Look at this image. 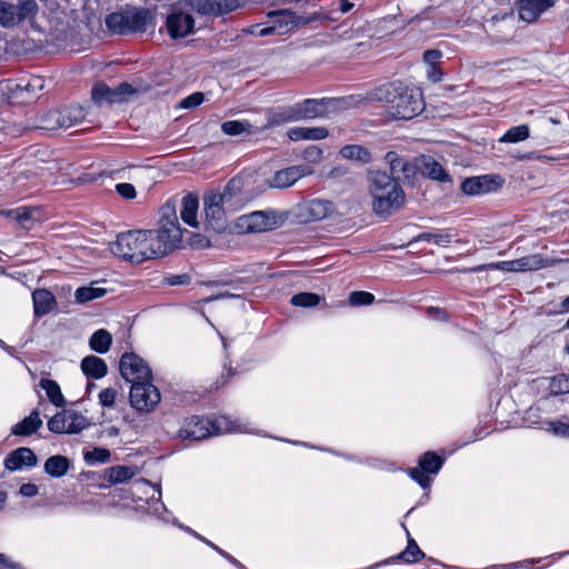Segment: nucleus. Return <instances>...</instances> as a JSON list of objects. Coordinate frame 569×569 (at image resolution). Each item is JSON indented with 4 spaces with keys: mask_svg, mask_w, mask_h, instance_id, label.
<instances>
[{
    "mask_svg": "<svg viewBox=\"0 0 569 569\" xmlns=\"http://www.w3.org/2000/svg\"><path fill=\"white\" fill-rule=\"evenodd\" d=\"M367 189L372 211L379 217H390L405 207L406 193L398 178L380 169L367 172Z\"/></svg>",
    "mask_w": 569,
    "mask_h": 569,
    "instance_id": "f257e3e1",
    "label": "nucleus"
},
{
    "mask_svg": "<svg viewBox=\"0 0 569 569\" xmlns=\"http://www.w3.org/2000/svg\"><path fill=\"white\" fill-rule=\"evenodd\" d=\"M369 99L386 102L390 116L397 120H410L423 108L421 93L396 82L372 90Z\"/></svg>",
    "mask_w": 569,
    "mask_h": 569,
    "instance_id": "f03ea898",
    "label": "nucleus"
},
{
    "mask_svg": "<svg viewBox=\"0 0 569 569\" xmlns=\"http://www.w3.org/2000/svg\"><path fill=\"white\" fill-rule=\"evenodd\" d=\"M109 249L116 257L136 264L162 258L150 230L121 232L109 243Z\"/></svg>",
    "mask_w": 569,
    "mask_h": 569,
    "instance_id": "7ed1b4c3",
    "label": "nucleus"
},
{
    "mask_svg": "<svg viewBox=\"0 0 569 569\" xmlns=\"http://www.w3.org/2000/svg\"><path fill=\"white\" fill-rule=\"evenodd\" d=\"M239 190L238 183L231 180L222 192H210L203 198V210L207 228L216 232L226 229L228 211L236 210L240 199L236 197L234 191Z\"/></svg>",
    "mask_w": 569,
    "mask_h": 569,
    "instance_id": "20e7f679",
    "label": "nucleus"
},
{
    "mask_svg": "<svg viewBox=\"0 0 569 569\" xmlns=\"http://www.w3.org/2000/svg\"><path fill=\"white\" fill-rule=\"evenodd\" d=\"M150 233L162 257L180 248L183 230L180 227L177 204L173 201H168L161 207L158 228L150 229Z\"/></svg>",
    "mask_w": 569,
    "mask_h": 569,
    "instance_id": "39448f33",
    "label": "nucleus"
},
{
    "mask_svg": "<svg viewBox=\"0 0 569 569\" xmlns=\"http://www.w3.org/2000/svg\"><path fill=\"white\" fill-rule=\"evenodd\" d=\"M147 86L132 84L128 82L120 83L117 88H110L104 82H97L91 90V99L96 104L121 103L128 101L130 97L148 91Z\"/></svg>",
    "mask_w": 569,
    "mask_h": 569,
    "instance_id": "423d86ee",
    "label": "nucleus"
},
{
    "mask_svg": "<svg viewBox=\"0 0 569 569\" xmlns=\"http://www.w3.org/2000/svg\"><path fill=\"white\" fill-rule=\"evenodd\" d=\"M84 118L86 112L81 106H68L44 113L37 128L48 131L69 129L79 124Z\"/></svg>",
    "mask_w": 569,
    "mask_h": 569,
    "instance_id": "0eeeda50",
    "label": "nucleus"
},
{
    "mask_svg": "<svg viewBox=\"0 0 569 569\" xmlns=\"http://www.w3.org/2000/svg\"><path fill=\"white\" fill-rule=\"evenodd\" d=\"M561 260L559 259H545L541 254H530L527 257H522L520 259L511 260V261H502L497 263H487L475 267L471 271H482V270H503L509 272H523V271H533L539 270L546 267L553 266Z\"/></svg>",
    "mask_w": 569,
    "mask_h": 569,
    "instance_id": "6e6552de",
    "label": "nucleus"
},
{
    "mask_svg": "<svg viewBox=\"0 0 569 569\" xmlns=\"http://www.w3.org/2000/svg\"><path fill=\"white\" fill-rule=\"evenodd\" d=\"M335 204L326 199H310L299 202L292 210L293 218L300 223H310L332 216Z\"/></svg>",
    "mask_w": 569,
    "mask_h": 569,
    "instance_id": "1a4fd4ad",
    "label": "nucleus"
},
{
    "mask_svg": "<svg viewBox=\"0 0 569 569\" xmlns=\"http://www.w3.org/2000/svg\"><path fill=\"white\" fill-rule=\"evenodd\" d=\"M129 400L136 410L150 412L160 402L161 395L152 380H146L131 386Z\"/></svg>",
    "mask_w": 569,
    "mask_h": 569,
    "instance_id": "9d476101",
    "label": "nucleus"
},
{
    "mask_svg": "<svg viewBox=\"0 0 569 569\" xmlns=\"http://www.w3.org/2000/svg\"><path fill=\"white\" fill-rule=\"evenodd\" d=\"M38 11L34 0H20L18 4L0 1V26L13 27L26 19H31Z\"/></svg>",
    "mask_w": 569,
    "mask_h": 569,
    "instance_id": "9b49d317",
    "label": "nucleus"
},
{
    "mask_svg": "<svg viewBox=\"0 0 569 569\" xmlns=\"http://www.w3.org/2000/svg\"><path fill=\"white\" fill-rule=\"evenodd\" d=\"M121 377L131 383L153 380L149 365L136 353H124L120 360Z\"/></svg>",
    "mask_w": 569,
    "mask_h": 569,
    "instance_id": "f8f14e48",
    "label": "nucleus"
},
{
    "mask_svg": "<svg viewBox=\"0 0 569 569\" xmlns=\"http://www.w3.org/2000/svg\"><path fill=\"white\" fill-rule=\"evenodd\" d=\"M283 222V217L276 212L254 211L242 216L238 226L246 232H263L274 229Z\"/></svg>",
    "mask_w": 569,
    "mask_h": 569,
    "instance_id": "ddd939ff",
    "label": "nucleus"
},
{
    "mask_svg": "<svg viewBox=\"0 0 569 569\" xmlns=\"http://www.w3.org/2000/svg\"><path fill=\"white\" fill-rule=\"evenodd\" d=\"M44 81L41 77L33 76L21 79L19 82L9 87L10 99L17 103H31L39 98V92L43 89Z\"/></svg>",
    "mask_w": 569,
    "mask_h": 569,
    "instance_id": "4468645a",
    "label": "nucleus"
},
{
    "mask_svg": "<svg viewBox=\"0 0 569 569\" xmlns=\"http://www.w3.org/2000/svg\"><path fill=\"white\" fill-rule=\"evenodd\" d=\"M503 179L499 176H480L467 178L461 182L460 189L467 196H478L501 188Z\"/></svg>",
    "mask_w": 569,
    "mask_h": 569,
    "instance_id": "2eb2a0df",
    "label": "nucleus"
},
{
    "mask_svg": "<svg viewBox=\"0 0 569 569\" xmlns=\"http://www.w3.org/2000/svg\"><path fill=\"white\" fill-rule=\"evenodd\" d=\"M329 100H313L307 99L301 103L296 104L290 109V113L288 116V120H299V119H315L320 117H326L328 114V104Z\"/></svg>",
    "mask_w": 569,
    "mask_h": 569,
    "instance_id": "dca6fc26",
    "label": "nucleus"
},
{
    "mask_svg": "<svg viewBox=\"0 0 569 569\" xmlns=\"http://www.w3.org/2000/svg\"><path fill=\"white\" fill-rule=\"evenodd\" d=\"M270 14L276 18L273 26L261 29L259 31L261 36L269 34L272 31H277L281 34L287 33L291 31L293 28L305 26L309 22V20L297 16L295 12L290 10H281L278 12H272Z\"/></svg>",
    "mask_w": 569,
    "mask_h": 569,
    "instance_id": "f3484780",
    "label": "nucleus"
},
{
    "mask_svg": "<svg viewBox=\"0 0 569 569\" xmlns=\"http://www.w3.org/2000/svg\"><path fill=\"white\" fill-rule=\"evenodd\" d=\"M312 173L313 170L308 164L292 166L277 171L269 183L272 188L283 189L292 186L300 178Z\"/></svg>",
    "mask_w": 569,
    "mask_h": 569,
    "instance_id": "a211bd4d",
    "label": "nucleus"
},
{
    "mask_svg": "<svg viewBox=\"0 0 569 569\" xmlns=\"http://www.w3.org/2000/svg\"><path fill=\"white\" fill-rule=\"evenodd\" d=\"M166 26L171 38H183L193 32L194 19L190 13L174 11L168 16Z\"/></svg>",
    "mask_w": 569,
    "mask_h": 569,
    "instance_id": "6ab92c4d",
    "label": "nucleus"
},
{
    "mask_svg": "<svg viewBox=\"0 0 569 569\" xmlns=\"http://www.w3.org/2000/svg\"><path fill=\"white\" fill-rule=\"evenodd\" d=\"M442 465V459L435 452H426L419 461V468H412L409 470L410 476L423 488L430 483L429 477L426 472L436 473L439 471Z\"/></svg>",
    "mask_w": 569,
    "mask_h": 569,
    "instance_id": "aec40b11",
    "label": "nucleus"
},
{
    "mask_svg": "<svg viewBox=\"0 0 569 569\" xmlns=\"http://www.w3.org/2000/svg\"><path fill=\"white\" fill-rule=\"evenodd\" d=\"M557 0H519V17L526 22H535L545 11L556 4Z\"/></svg>",
    "mask_w": 569,
    "mask_h": 569,
    "instance_id": "412c9836",
    "label": "nucleus"
},
{
    "mask_svg": "<svg viewBox=\"0 0 569 569\" xmlns=\"http://www.w3.org/2000/svg\"><path fill=\"white\" fill-rule=\"evenodd\" d=\"M34 316L40 318L50 313L57 306L54 296L47 289H36L32 292Z\"/></svg>",
    "mask_w": 569,
    "mask_h": 569,
    "instance_id": "4be33fe9",
    "label": "nucleus"
},
{
    "mask_svg": "<svg viewBox=\"0 0 569 569\" xmlns=\"http://www.w3.org/2000/svg\"><path fill=\"white\" fill-rule=\"evenodd\" d=\"M37 463V457L34 452L29 448H19L12 451L4 460V466L9 470H18L23 466H34Z\"/></svg>",
    "mask_w": 569,
    "mask_h": 569,
    "instance_id": "5701e85b",
    "label": "nucleus"
},
{
    "mask_svg": "<svg viewBox=\"0 0 569 569\" xmlns=\"http://www.w3.org/2000/svg\"><path fill=\"white\" fill-rule=\"evenodd\" d=\"M222 0H182L186 7L201 14H222L232 11V8H224Z\"/></svg>",
    "mask_w": 569,
    "mask_h": 569,
    "instance_id": "b1692460",
    "label": "nucleus"
},
{
    "mask_svg": "<svg viewBox=\"0 0 569 569\" xmlns=\"http://www.w3.org/2000/svg\"><path fill=\"white\" fill-rule=\"evenodd\" d=\"M198 208H199V200H198L197 196H194L192 193H188L182 198L181 206H180V217L186 224H188L192 228H198V226H199V221H198V217H197Z\"/></svg>",
    "mask_w": 569,
    "mask_h": 569,
    "instance_id": "393cba45",
    "label": "nucleus"
},
{
    "mask_svg": "<svg viewBox=\"0 0 569 569\" xmlns=\"http://www.w3.org/2000/svg\"><path fill=\"white\" fill-rule=\"evenodd\" d=\"M127 13L129 32H144L152 24V14L147 9H130Z\"/></svg>",
    "mask_w": 569,
    "mask_h": 569,
    "instance_id": "a878e982",
    "label": "nucleus"
},
{
    "mask_svg": "<svg viewBox=\"0 0 569 569\" xmlns=\"http://www.w3.org/2000/svg\"><path fill=\"white\" fill-rule=\"evenodd\" d=\"M288 138L292 141L298 140H321L328 136V130L322 127H297L292 128L287 133Z\"/></svg>",
    "mask_w": 569,
    "mask_h": 569,
    "instance_id": "bb28decb",
    "label": "nucleus"
},
{
    "mask_svg": "<svg viewBox=\"0 0 569 569\" xmlns=\"http://www.w3.org/2000/svg\"><path fill=\"white\" fill-rule=\"evenodd\" d=\"M342 158L367 164L372 161V153L363 146L348 144L340 149Z\"/></svg>",
    "mask_w": 569,
    "mask_h": 569,
    "instance_id": "cd10ccee",
    "label": "nucleus"
},
{
    "mask_svg": "<svg viewBox=\"0 0 569 569\" xmlns=\"http://www.w3.org/2000/svg\"><path fill=\"white\" fill-rule=\"evenodd\" d=\"M42 426V420L39 417V411L33 410L21 422L17 423L12 433L17 436H30L34 433Z\"/></svg>",
    "mask_w": 569,
    "mask_h": 569,
    "instance_id": "c85d7f7f",
    "label": "nucleus"
},
{
    "mask_svg": "<svg viewBox=\"0 0 569 569\" xmlns=\"http://www.w3.org/2000/svg\"><path fill=\"white\" fill-rule=\"evenodd\" d=\"M81 368L87 376L93 379H100L107 373L106 362L96 356L86 357L81 362Z\"/></svg>",
    "mask_w": 569,
    "mask_h": 569,
    "instance_id": "c756f323",
    "label": "nucleus"
},
{
    "mask_svg": "<svg viewBox=\"0 0 569 569\" xmlns=\"http://www.w3.org/2000/svg\"><path fill=\"white\" fill-rule=\"evenodd\" d=\"M421 172L433 180L448 181L449 176L442 166L430 157L422 159Z\"/></svg>",
    "mask_w": 569,
    "mask_h": 569,
    "instance_id": "7c9ffc66",
    "label": "nucleus"
},
{
    "mask_svg": "<svg viewBox=\"0 0 569 569\" xmlns=\"http://www.w3.org/2000/svg\"><path fill=\"white\" fill-rule=\"evenodd\" d=\"M41 220V211L37 207H19L17 223L23 229H31Z\"/></svg>",
    "mask_w": 569,
    "mask_h": 569,
    "instance_id": "2f4dec72",
    "label": "nucleus"
},
{
    "mask_svg": "<svg viewBox=\"0 0 569 569\" xmlns=\"http://www.w3.org/2000/svg\"><path fill=\"white\" fill-rule=\"evenodd\" d=\"M107 293L104 288L96 287L94 283L80 287L74 292V299L78 303H86L94 299L101 298Z\"/></svg>",
    "mask_w": 569,
    "mask_h": 569,
    "instance_id": "473e14b6",
    "label": "nucleus"
},
{
    "mask_svg": "<svg viewBox=\"0 0 569 569\" xmlns=\"http://www.w3.org/2000/svg\"><path fill=\"white\" fill-rule=\"evenodd\" d=\"M40 387L46 390L47 397L52 405L56 407H63L66 405L64 397L56 381L41 379Z\"/></svg>",
    "mask_w": 569,
    "mask_h": 569,
    "instance_id": "72a5a7b5",
    "label": "nucleus"
},
{
    "mask_svg": "<svg viewBox=\"0 0 569 569\" xmlns=\"http://www.w3.org/2000/svg\"><path fill=\"white\" fill-rule=\"evenodd\" d=\"M69 469V460L63 456H52L44 463V470L52 477H62Z\"/></svg>",
    "mask_w": 569,
    "mask_h": 569,
    "instance_id": "f704fd0d",
    "label": "nucleus"
},
{
    "mask_svg": "<svg viewBox=\"0 0 569 569\" xmlns=\"http://www.w3.org/2000/svg\"><path fill=\"white\" fill-rule=\"evenodd\" d=\"M106 24L114 33L124 34L129 32L128 29V13L123 12H113L109 14L106 19Z\"/></svg>",
    "mask_w": 569,
    "mask_h": 569,
    "instance_id": "c9c22d12",
    "label": "nucleus"
},
{
    "mask_svg": "<svg viewBox=\"0 0 569 569\" xmlns=\"http://www.w3.org/2000/svg\"><path fill=\"white\" fill-rule=\"evenodd\" d=\"M112 342L110 332L104 329L96 331L90 338V348L99 353H104L109 350Z\"/></svg>",
    "mask_w": 569,
    "mask_h": 569,
    "instance_id": "e433bc0d",
    "label": "nucleus"
},
{
    "mask_svg": "<svg viewBox=\"0 0 569 569\" xmlns=\"http://www.w3.org/2000/svg\"><path fill=\"white\" fill-rule=\"evenodd\" d=\"M67 433H79L89 426L88 419L76 411L66 412Z\"/></svg>",
    "mask_w": 569,
    "mask_h": 569,
    "instance_id": "4c0bfd02",
    "label": "nucleus"
},
{
    "mask_svg": "<svg viewBox=\"0 0 569 569\" xmlns=\"http://www.w3.org/2000/svg\"><path fill=\"white\" fill-rule=\"evenodd\" d=\"M386 163L389 166L391 174L395 177L399 172H407L409 169V162L400 157L396 151H389L385 156Z\"/></svg>",
    "mask_w": 569,
    "mask_h": 569,
    "instance_id": "58836bf2",
    "label": "nucleus"
},
{
    "mask_svg": "<svg viewBox=\"0 0 569 569\" xmlns=\"http://www.w3.org/2000/svg\"><path fill=\"white\" fill-rule=\"evenodd\" d=\"M134 476V470L126 466H116L107 470L108 481L111 483H120L131 479Z\"/></svg>",
    "mask_w": 569,
    "mask_h": 569,
    "instance_id": "ea45409f",
    "label": "nucleus"
},
{
    "mask_svg": "<svg viewBox=\"0 0 569 569\" xmlns=\"http://www.w3.org/2000/svg\"><path fill=\"white\" fill-rule=\"evenodd\" d=\"M452 240V236L449 232H423L417 236L413 241H431L437 246L445 247Z\"/></svg>",
    "mask_w": 569,
    "mask_h": 569,
    "instance_id": "a19ab883",
    "label": "nucleus"
},
{
    "mask_svg": "<svg viewBox=\"0 0 569 569\" xmlns=\"http://www.w3.org/2000/svg\"><path fill=\"white\" fill-rule=\"evenodd\" d=\"M529 137V128L526 124L518 126L509 129L505 136L500 139V141L505 142H518L527 139Z\"/></svg>",
    "mask_w": 569,
    "mask_h": 569,
    "instance_id": "79ce46f5",
    "label": "nucleus"
},
{
    "mask_svg": "<svg viewBox=\"0 0 569 569\" xmlns=\"http://www.w3.org/2000/svg\"><path fill=\"white\" fill-rule=\"evenodd\" d=\"M551 395H562L569 392V376L558 375L553 377L549 385Z\"/></svg>",
    "mask_w": 569,
    "mask_h": 569,
    "instance_id": "37998d69",
    "label": "nucleus"
},
{
    "mask_svg": "<svg viewBox=\"0 0 569 569\" xmlns=\"http://www.w3.org/2000/svg\"><path fill=\"white\" fill-rule=\"evenodd\" d=\"M320 302V297L312 292H301L291 298V303L298 307H313Z\"/></svg>",
    "mask_w": 569,
    "mask_h": 569,
    "instance_id": "c03bdc74",
    "label": "nucleus"
},
{
    "mask_svg": "<svg viewBox=\"0 0 569 569\" xmlns=\"http://www.w3.org/2000/svg\"><path fill=\"white\" fill-rule=\"evenodd\" d=\"M423 556L425 553L419 549L415 540L410 539L407 549L399 557L406 562H416Z\"/></svg>",
    "mask_w": 569,
    "mask_h": 569,
    "instance_id": "a18cd8bd",
    "label": "nucleus"
},
{
    "mask_svg": "<svg viewBox=\"0 0 569 569\" xmlns=\"http://www.w3.org/2000/svg\"><path fill=\"white\" fill-rule=\"evenodd\" d=\"M48 429L54 433H67L66 412H58L48 421Z\"/></svg>",
    "mask_w": 569,
    "mask_h": 569,
    "instance_id": "49530a36",
    "label": "nucleus"
},
{
    "mask_svg": "<svg viewBox=\"0 0 569 569\" xmlns=\"http://www.w3.org/2000/svg\"><path fill=\"white\" fill-rule=\"evenodd\" d=\"M375 296L367 291H353L349 296V303L352 306L371 305Z\"/></svg>",
    "mask_w": 569,
    "mask_h": 569,
    "instance_id": "de8ad7c7",
    "label": "nucleus"
},
{
    "mask_svg": "<svg viewBox=\"0 0 569 569\" xmlns=\"http://www.w3.org/2000/svg\"><path fill=\"white\" fill-rule=\"evenodd\" d=\"M221 130L228 136H238L249 132L248 126L240 121H226L221 124Z\"/></svg>",
    "mask_w": 569,
    "mask_h": 569,
    "instance_id": "09e8293b",
    "label": "nucleus"
},
{
    "mask_svg": "<svg viewBox=\"0 0 569 569\" xmlns=\"http://www.w3.org/2000/svg\"><path fill=\"white\" fill-rule=\"evenodd\" d=\"M110 458V451L104 448H94L92 451L84 453V460L89 463L99 461L107 462Z\"/></svg>",
    "mask_w": 569,
    "mask_h": 569,
    "instance_id": "8fccbe9b",
    "label": "nucleus"
},
{
    "mask_svg": "<svg viewBox=\"0 0 569 569\" xmlns=\"http://www.w3.org/2000/svg\"><path fill=\"white\" fill-rule=\"evenodd\" d=\"M204 100V96L202 92H194L189 97L182 99L178 104L179 108L182 109H194L200 106Z\"/></svg>",
    "mask_w": 569,
    "mask_h": 569,
    "instance_id": "3c124183",
    "label": "nucleus"
},
{
    "mask_svg": "<svg viewBox=\"0 0 569 569\" xmlns=\"http://www.w3.org/2000/svg\"><path fill=\"white\" fill-rule=\"evenodd\" d=\"M117 398V390L113 388H106L99 393V402L102 407H112Z\"/></svg>",
    "mask_w": 569,
    "mask_h": 569,
    "instance_id": "603ef678",
    "label": "nucleus"
},
{
    "mask_svg": "<svg viewBox=\"0 0 569 569\" xmlns=\"http://www.w3.org/2000/svg\"><path fill=\"white\" fill-rule=\"evenodd\" d=\"M187 438L193 439V440H202L210 436V432L207 428H203L202 426H199V422H197L193 427L188 429L187 431Z\"/></svg>",
    "mask_w": 569,
    "mask_h": 569,
    "instance_id": "864d4df0",
    "label": "nucleus"
},
{
    "mask_svg": "<svg viewBox=\"0 0 569 569\" xmlns=\"http://www.w3.org/2000/svg\"><path fill=\"white\" fill-rule=\"evenodd\" d=\"M116 190L124 199H133L137 196L136 189L131 183H118Z\"/></svg>",
    "mask_w": 569,
    "mask_h": 569,
    "instance_id": "5fc2aeb1",
    "label": "nucleus"
},
{
    "mask_svg": "<svg viewBox=\"0 0 569 569\" xmlns=\"http://www.w3.org/2000/svg\"><path fill=\"white\" fill-rule=\"evenodd\" d=\"M303 158L311 163H317L322 159V150L318 147H309L303 152Z\"/></svg>",
    "mask_w": 569,
    "mask_h": 569,
    "instance_id": "6e6d98bb",
    "label": "nucleus"
},
{
    "mask_svg": "<svg viewBox=\"0 0 569 569\" xmlns=\"http://www.w3.org/2000/svg\"><path fill=\"white\" fill-rule=\"evenodd\" d=\"M190 244L193 248L201 249V248L209 247L210 246V241L206 237H203L201 234H194L191 238Z\"/></svg>",
    "mask_w": 569,
    "mask_h": 569,
    "instance_id": "4d7b16f0",
    "label": "nucleus"
},
{
    "mask_svg": "<svg viewBox=\"0 0 569 569\" xmlns=\"http://www.w3.org/2000/svg\"><path fill=\"white\" fill-rule=\"evenodd\" d=\"M440 58H441V52L437 49H430L423 53V60L430 64L436 63Z\"/></svg>",
    "mask_w": 569,
    "mask_h": 569,
    "instance_id": "13d9d810",
    "label": "nucleus"
},
{
    "mask_svg": "<svg viewBox=\"0 0 569 569\" xmlns=\"http://www.w3.org/2000/svg\"><path fill=\"white\" fill-rule=\"evenodd\" d=\"M551 427L556 435L569 437V425L557 421V422H552Z\"/></svg>",
    "mask_w": 569,
    "mask_h": 569,
    "instance_id": "bf43d9fd",
    "label": "nucleus"
},
{
    "mask_svg": "<svg viewBox=\"0 0 569 569\" xmlns=\"http://www.w3.org/2000/svg\"><path fill=\"white\" fill-rule=\"evenodd\" d=\"M20 493L24 497H33L38 493V487L33 483H24L20 487Z\"/></svg>",
    "mask_w": 569,
    "mask_h": 569,
    "instance_id": "052dcab7",
    "label": "nucleus"
},
{
    "mask_svg": "<svg viewBox=\"0 0 569 569\" xmlns=\"http://www.w3.org/2000/svg\"><path fill=\"white\" fill-rule=\"evenodd\" d=\"M0 213L2 216H4L6 218L17 222L18 217H19V208L10 209V210H1Z\"/></svg>",
    "mask_w": 569,
    "mask_h": 569,
    "instance_id": "680f3d73",
    "label": "nucleus"
},
{
    "mask_svg": "<svg viewBox=\"0 0 569 569\" xmlns=\"http://www.w3.org/2000/svg\"><path fill=\"white\" fill-rule=\"evenodd\" d=\"M187 279H188L187 276H174L169 279V283L172 286L182 284V283H186Z\"/></svg>",
    "mask_w": 569,
    "mask_h": 569,
    "instance_id": "e2e57ef3",
    "label": "nucleus"
},
{
    "mask_svg": "<svg viewBox=\"0 0 569 569\" xmlns=\"http://www.w3.org/2000/svg\"><path fill=\"white\" fill-rule=\"evenodd\" d=\"M353 8V3L348 0L340 1V11L346 13L349 12Z\"/></svg>",
    "mask_w": 569,
    "mask_h": 569,
    "instance_id": "0e129e2a",
    "label": "nucleus"
},
{
    "mask_svg": "<svg viewBox=\"0 0 569 569\" xmlns=\"http://www.w3.org/2000/svg\"><path fill=\"white\" fill-rule=\"evenodd\" d=\"M224 8H232L233 10L238 7V0H222Z\"/></svg>",
    "mask_w": 569,
    "mask_h": 569,
    "instance_id": "69168bd1",
    "label": "nucleus"
},
{
    "mask_svg": "<svg viewBox=\"0 0 569 569\" xmlns=\"http://www.w3.org/2000/svg\"><path fill=\"white\" fill-rule=\"evenodd\" d=\"M7 501V492L3 490H0V510L4 507Z\"/></svg>",
    "mask_w": 569,
    "mask_h": 569,
    "instance_id": "338daca9",
    "label": "nucleus"
},
{
    "mask_svg": "<svg viewBox=\"0 0 569 569\" xmlns=\"http://www.w3.org/2000/svg\"><path fill=\"white\" fill-rule=\"evenodd\" d=\"M0 565H3L4 567H10V568H13V566H11L7 559V557L2 553H0Z\"/></svg>",
    "mask_w": 569,
    "mask_h": 569,
    "instance_id": "774afa93",
    "label": "nucleus"
}]
</instances>
